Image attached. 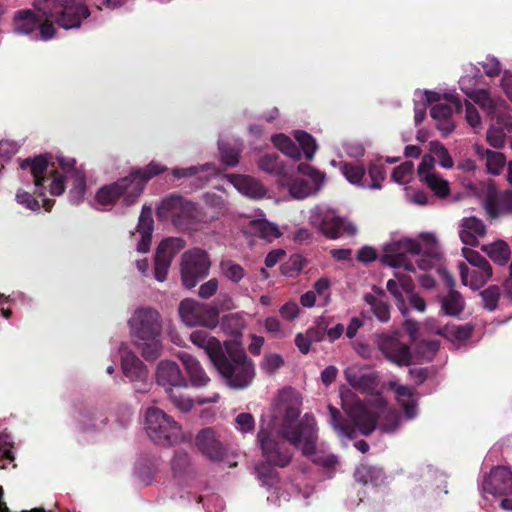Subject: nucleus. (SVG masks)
Segmentation results:
<instances>
[{
    "label": "nucleus",
    "instance_id": "nucleus-48",
    "mask_svg": "<svg viewBox=\"0 0 512 512\" xmlns=\"http://www.w3.org/2000/svg\"><path fill=\"white\" fill-rule=\"evenodd\" d=\"M257 165L260 170L273 174L282 175L284 167L277 155H263L259 158Z\"/></svg>",
    "mask_w": 512,
    "mask_h": 512
},
{
    "label": "nucleus",
    "instance_id": "nucleus-14",
    "mask_svg": "<svg viewBox=\"0 0 512 512\" xmlns=\"http://www.w3.org/2000/svg\"><path fill=\"white\" fill-rule=\"evenodd\" d=\"M14 32L28 35L32 40L48 41L55 36L56 30L52 23L41 22L37 15L30 10L18 12L13 20Z\"/></svg>",
    "mask_w": 512,
    "mask_h": 512
},
{
    "label": "nucleus",
    "instance_id": "nucleus-64",
    "mask_svg": "<svg viewBox=\"0 0 512 512\" xmlns=\"http://www.w3.org/2000/svg\"><path fill=\"white\" fill-rule=\"evenodd\" d=\"M218 285H219V282L216 278H212V279L208 280L207 282L203 283L199 287V291H198L199 297L202 299H209L210 297L215 295V293L217 292Z\"/></svg>",
    "mask_w": 512,
    "mask_h": 512
},
{
    "label": "nucleus",
    "instance_id": "nucleus-55",
    "mask_svg": "<svg viewBox=\"0 0 512 512\" xmlns=\"http://www.w3.org/2000/svg\"><path fill=\"white\" fill-rule=\"evenodd\" d=\"M414 164L410 161L404 162L397 166L392 172V180L399 184L408 182L413 175Z\"/></svg>",
    "mask_w": 512,
    "mask_h": 512
},
{
    "label": "nucleus",
    "instance_id": "nucleus-52",
    "mask_svg": "<svg viewBox=\"0 0 512 512\" xmlns=\"http://www.w3.org/2000/svg\"><path fill=\"white\" fill-rule=\"evenodd\" d=\"M331 281L327 277H321L314 285L313 290L319 298V305H327L331 300L330 294Z\"/></svg>",
    "mask_w": 512,
    "mask_h": 512
},
{
    "label": "nucleus",
    "instance_id": "nucleus-34",
    "mask_svg": "<svg viewBox=\"0 0 512 512\" xmlns=\"http://www.w3.org/2000/svg\"><path fill=\"white\" fill-rule=\"evenodd\" d=\"M364 299L379 321L387 322L390 319V308L382 289H374V293L365 295Z\"/></svg>",
    "mask_w": 512,
    "mask_h": 512
},
{
    "label": "nucleus",
    "instance_id": "nucleus-60",
    "mask_svg": "<svg viewBox=\"0 0 512 512\" xmlns=\"http://www.w3.org/2000/svg\"><path fill=\"white\" fill-rule=\"evenodd\" d=\"M413 288V284L403 285V290L407 294V299L411 306L419 312H424L426 310V302L424 299L413 293Z\"/></svg>",
    "mask_w": 512,
    "mask_h": 512
},
{
    "label": "nucleus",
    "instance_id": "nucleus-61",
    "mask_svg": "<svg viewBox=\"0 0 512 512\" xmlns=\"http://www.w3.org/2000/svg\"><path fill=\"white\" fill-rule=\"evenodd\" d=\"M485 308L489 310L495 309L499 299V288L490 286L481 293Z\"/></svg>",
    "mask_w": 512,
    "mask_h": 512
},
{
    "label": "nucleus",
    "instance_id": "nucleus-37",
    "mask_svg": "<svg viewBox=\"0 0 512 512\" xmlns=\"http://www.w3.org/2000/svg\"><path fill=\"white\" fill-rule=\"evenodd\" d=\"M62 0H35L34 8L37 17L41 22L50 23L49 20L59 16V9L61 8Z\"/></svg>",
    "mask_w": 512,
    "mask_h": 512
},
{
    "label": "nucleus",
    "instance_id": "nucleus-12",
    "mask_svg": "<svg viewBox=\"0 0 512 512\" xmlns=\"http://www.w3.org/2000/svg\"><path fill=\"white\" fill-rule=\"evenodd\" d=\"M208 254L200 249L194 248L186 251L181 256V278L183 285L191 289L196 286L199 278L208 274L210 269Z\"/></svg>",
    "mask_w": 512,
    "mask_h": 512
},
{
    "label": "nucleus",
    "instance_id": "nucleus-44",
    "mask_svg": "<svg viewBox=\"0 0 512 512\" xmlns=\"http://www.w3.org/2000/svg\"><path fill=\"white\" fill-rule=\"evenodd\" d=\"M219 267L221 274L234 283H238L246 275L244 268L230 259L222 260Z\"/></svg>",
    "mask_w": 512,
    "mask_h": 512
},
{
    "label": "nucleus",
    "instance_id": "nucleus-4",
    "mask_svg": "<svg viewBox=\"0 0 512 512\" xmlns=\"http://www.w3.org/2000/svg\"><path fill=\"white\" fill-rule=\"evenodd\" d=\"M165 170L166 167L161 164L151 162L144 169L133 171L128 177L102 186L95 195L97 207L108 209L120 198L126 206L132 205L141 195L144 183Z\"/></svg>",
    "mask_w": 512,
    "mask_h": 512
},
{
    "label": "nucleus",
    "instance_id": "nucleus-7",
    "mask_svg": "<svg viewBox=\"0 0 512 512\" xmlns=\"http://www.w3.org/2000/svg\"><path fill=\"white\" fill-rule=\"evenodd\" d=\"M157 215L169 219L182 230H194L204 219L198 206L181 196H171L164 199L157 208Z\"/></svg>",
    "mask_w": 512,
    "mask_h": 512
},
{
    "label": "nucleus",
    "instance_id": "nucleus-1",
    "mask_svg": "<svg viewBox=\"0 0 512 512\" xmlns=\"http://www.w3.org/2000/svg\"><path fill=\"white\" fill-rule=\"evenodd\" d=\"M302 400L301 394L293 388L282 389L274 405L273 422L267 428L263 425L260 427L257 435L258 442L266 460L272 465L284 467L291 460L290 453L282 450L279 444L270 437V433L274 430L304 455L313 457L314 462L325 466L334 463V457H329L324 461L314 457L318 439L317 424L315 418L310 414H305L298 421Z\"/></svg>",
    "mask_w": 512,
    "mask_h": 512
},
{
    "label": "nucleus",
    "instance_id": "nucleus-33",
    "mask_svg": "<svg viewBox=\"0 0 512 512\" xmlns=\"http://www.w3.org/2000/svg\"><path fill=\"white\" fill-rule=\"evenodd\" d=\"M202 306V303L191 298L182 300L178 308L181 321L187 327H198Z\"/></svg>",
    "mask_w": 512,
    "mask_h": 512
},
{
    "label": "nucleus",
    "instance_id": "nucleus-17",
    "mask_svg": "<svg viewBox=\"0 0 512 512\" xmlns=\"http://www.w3.org/2000/svg\"><path fill=\"white\" fill-rule=\"evenodd\" d=\"M121 367L124 375L134 384L138 392H146L148 382V370L144 363L126 347H121Z\"/></svg>",
    "mask_w": 512,
    "mask_h": 512
},
{
    "label": "nucleus",
    "instance_id": "nucleus-42",
    "mask_svg": "<svg viewBox=\"0 0 512 512\" xmlns=\"http://www.w3.org/2000/svg\"><path fill=\"white\" fill-rule=\"evenodd\" d=\"M272 142L277 149H279L288 157L294 160H299L301 158V152L299 148L288 136L284 134H276L272 137Z\"/></svg>",
    "mask_w": 512,
    "mask_h": 512
},
{
    "label": "nucleus",
    "instance_id": "nucleus-30",
    "mask_svg": "<svg viewBox=\"0 0 512 512\" xmlns=\"http://www.w3.org/2000/svg\"><path fill=\"white\" fill-rule=\"evenodd\" d=\"M229 179L241 194L249 198L260 199L266 194L264 186L250 176L231 175Z\"/></svg>",
    "mask_w": 512,
    "mask_h": 512
},
{
    "label": "nucleus",
    "instance_id": "nucleus-2",
    "mask_svg": "<svg viewBox=\"0 0 512 512\" xmlns=\"http://www.w3.org/2000/svg\"><path fill=\"white\" fill-rule=\"evenodd\" d=\"M20 167L30 169L35 193L38 196L45 197L47 192L53 196H59L65 191V181L70 180L72 182L69 191L70 202L78 204L83 200L86 178L84 172L76 168L75 159L59 157L57 161H51L48 156L41 155L32 160H22Z\"/></svg>",
    "mask_w": 512,
    "mask_h": 512
},
{
    "label": "nucleus",
    "instance_id": "nucleus-63",
    "mask_svg": "<svg viewBox=\"0 0 512 512\" xmlns=\"http://www.w3.org/2000/svg\"><path fill=\"white\" fill-rule=\"evenodd\" d=\"M16 201L32 211H37L40 208L39 202L26 191H19L16 194Z\"/></svg>",
    "mask_w": 512,
    "mask_h": 512
},
{
    "label": "nucleus",
    "instance_id": "nucleus-13",
    "mask_svg": "<svg viewBox=\"0 0 512 512\" xmlns=\"http://www.w3.org/2000/svg\"><path fill=\"white\" fill-rule=\"evenodd\" d=\"M340 170L345 179L352 185L365 189H380L385 179V170L381 165L373 164L366 170L362 165L343 162Z\"/></svg>",
    "mask_w": 512,
    "mask_h": 512
},
{
    "label": "nucleus",
    "instance_id": "nucleus-5",
    "mask_svg": "<svg viewBox=\"0 0 512 512\" xmlns=\"http://www.w3.org/2000/svg\"><path fill=\"white\" fill-rule=\"evenodd\" d=\"M129 325L143 356L146 359L157 358L161 352L159 313L152 308L137 309L130 318Z\"/></svg>",
    "mask_w": 512,
    "mask_h": 512
},
{
    "label": "nucleus",
    "instance_id": "nucleus-47",
    "mask_svg": "<svg viewBox=\"0 0 512 512\" xmlns=\"http://www.w3.org/2000/svg\"><path fill=\"white\" fill-rule=\"evenodd\" d=\"M198 321V326L200 327H205L210 330L215 329L219 324L218 308L215 306H208L203 304Z\"/></svg>",
    "mask_w": 512,
    "mask_h": 512
},
{
    "label": "nucleus",
    "instance_id": "nucleus-57",
    "mask_svg": "<svg viewBox=\"0 0 512 512\" xmlns=\"http://www.w3.org/2000/svg\"><path fill=\"white\" fill-rule=\"evenodd\" d=\"M138 233H152L153 232V218L152 210L149 207H143L139 222L137 226Z\"/></svg>",
    "mask_w": 512,
    "mask_h": 512
},
{
    "label": "nucleus",
    "instance_id": "nucleus-16",
    "mask_svg": "<svg viewBox=\"0 0 512 512\" xmlns=\"http://www.w3.org/2000/svg\"><path fill=\"white\" fill-rule=\"evenodd\" d=\"M298 171L307 176L310 182L299 179L287 184L282 182V185L287 186L290 195L295 199H304L317 193L325 180L324 174L308 164H300Z\"/></svg>",
    "mask_w": 512,
    "mask_h": 512
},
{
    "label": "nucleus",
    "instance_id": "nucleus-29",
    "mask_svg": "<svg viewBox=\"0 0 512 512\" xmlns=\"http://www.w3.org/2000/svg\"><path fill=\"white\" fill-rule=\"evenodd\" d=\"M512 131V121L508 115L499 114L496 124L489 127L486 141L494 148H502L505 145L506 134Z\"/></svg>",
    "mask_w": 512,
    "mask_h": 512
},
{
    "label": "nucleus",
    "instance_id": "nucleus-27",
    "mask_svg": "<svg viewBox=\"0 0 512 512\" xmlns=\"http://www.w3.org/2000/svg\"><path fill=\"white\" fill-rule=\"evenodd\" d=\"M485 234V224L474 216L464 217L459 224V237L465 245H478L479 239L484 237Z\"/></svg>",
    "mask_w": 512,
    "mask_h": 512
},
{
    "label": "nucleus",
    "instance_id": "nucleus-23",
    "mask_svg": "<svg viewBox=\"0 0 512 512\" xmlns=\"http://www.w3.org/2000/svg\"><path fill=\"white\" fill-rule=\"evenodd\" d=\"M512 479V472L508 467H494L482 483L483 496L502 495L507 492L508 484Z\"/></svg>",
    "mask_w": 512,
    "mask_h": 512
},
{
    "label": "nucleus",
    "instance_id": "nucleus-3",
    "mask_svg": "<svg viewBox=\"0 0 512 512\" xmlns=\"http://www.w3.org/2000/svg\"><path fill=\"white\" fill-rule=\"evenodd\" d=\"M340 396L343 409L361 434L369 435L376 427L382 433H392L399 427V415L388 408L382 396L377 395L367 404L358 401L356 395L349 389H342Z\"/></svg>",
    "mask_w": 512,
    "mask_h": 512
},
{
    "label": "nucleus",
    "instance_id": "nucleus-11",
    "mask_svg": "<svg viewBox=\"0 0 512 512\" xmlns=\"http://www.w3.org/2000/svg\"><path fill=\"white\" fill-rule=\"evenodd\" d=\"M309 222L322 234L331 239H336L343 233L354 235L357 231L354 224L346 222L333 209L327 207H315L312 209Z\"/></svg>",
    "mask_w": 512,
    "mask_h": 512
},
{
    "label": "nucleus",
    "instance_id": "nucleus-28",
    "mask_svg": "<svg viewBox=\"0 0 512 512\" xmlns=\"http://www.w3.org/2000/svg\"><path fill=\"white\" fill-rule=\"evenodd\" d=\"M196 445L211 460L219 461L224 455L223 446L211 428L203 429L197 434Z\"/></svg>",
    "mask_w": 512,
    "mask_h": 512
},
{
    "label": "nucleus",
    "instance_id": "nucleus-9",
    "mask_svg": "<svg viewBox=\"0 0 512 512\" xmlns=\"http://www.w3.org/2000/svg\"><path fill=\"white\" fill-rule=\"evenodd\" d=\"M145 430L148 437L160 445H172L182 439L178 423L155 407L148 408L145 413Z\"/></svg>",
    "mask_w": 512,
    "mask_h": 512
},
{
    "label": "nucleus",
    "instance_id": "nucleus-51",
    "mask_svg": "<svg viewBox=\"0 0 512 512\" xmlns=\"http://www.w3.org/2000/svg\"><path fill=\"white\" fill-rule=\"evenodd\" d=\"M506 165L505 156L500 153L493 151V153H489V157L486 159V170L489 174L497 176L500 175Z\"/></svg>",
    "mask_w": 512,
    "mask_h": 512
},
{
    "label": "nucleus",
    "instance_id": "nucleus-62",
    "mask_svg": "<svg viewBox=\"0 0 512 512\" xmlns=\"http://www.w3.org/2000/svg\"><path fill=\"white\" fill-rule=\"evenodd\" d=\"M264 328L266 332L271 333L276 337L282 338L286 336L280 321L274 316H270L265 319Z\"/></svg>",
    "mask_w": 512,
    "mask_h": 512
},
{
    "label": "nucleus",
    "instance_id": "nucleus-19",
    "mask_svg": "<svg viewBox=\"0 0 512 512\" xmlns=\"http://www.w3.org/2000/svg\"><path fill=\"white\" fill-rule=\"evenodd\" d=\"M418 176L439 198L449 195V182L435 172V159L431 155L423 156L418 166Z\"/></svg>",
    "mask_w": 512,
    "mask_h": 512
},
{
    "label": "nucleus",
    "instance_id": "nucleus-20",
    "mask_svg": "<svg viewBox=\"0 0 512 512\" xmlns=\"http://www.w3.org/2000/svg\"><path fill=\"white\" fill-rule=\"evenodd\" d=\"M476 84L475 77L463 76L459 80L460 89L462 92L475 103H477L488 114L500 112L504 106V102L500 99H493L489 93L484 89H474Z\"/></svg>",
    "mask_w": 512,
    "mask_h": 512
},
{
    "label": "nucleus",
    "instance_id": "nucleus-15",
    "mask_svg": "<svg viewBox=\"0 0 512 512\" xmlns=\"http://www.w3.org/2000/svg\"><path fill=\"white\" fill-rule=\"evenodd\" d=\"M375 341L383 356L391 363L402 367L412 362V353L407 344L401 342L397 334H377Z\"/></svg>",
    "mask_w": 512,
    "mask_h": 512
},
{
    "label": "nucleus",
    "instance_id": "nucleus-36",
    "mask_svg": "<svg viewBox=\"0 0 512 512\" xmlns=\"http://www.w3.org/2000/svg\"><path fill=\"white\" fill-rule=\"evenodd\" d=\"M404 284H412L409 278H400L398 280L390 279L387 282V290L394 297L396 305L403 316H406L408 309L406 307L407 294L403 290Z\"/></svg>",
    "mask_w": 512,
    "mask_h": 512
},
{
    "label": "nucleus",
    "instance_id": "nucleus-50",
    "mask_svg": "<svg viewBox=\"0 0 512 512\" xmlns=\"http://www.w3.org/2000/svg\"><path fill=\"white\" fill-rule=\"evenodd\" d=\"M430 153L433 154L439 161V164L446 169H450L454 165V161L450 156L448 150L439 142H430Z\"/></svg>",
    "mask_w": 512,
    "mask_h": 512
},
{
    "label": "nucleus",
    "instance_id": "nucleus-40",
    "mask_svg": "<svg viewBox=\"0 0 512 512\" xmlns=\"http://www.w3.org/2000/svg\"><path fill=\"white\" fill-rule=\"evenodd\" d=\"M329 424L342 439H352L355 437V429L348 424L342 423V417L337 408L328 405Z\"/></svg>",
    "mask_w": 512,
    "mask_h": 512
},
{
    "label": "nucleus",
    "instance_id": "nucleus-26",
    "mask_svg": "<svg viewBox=\"0 0 512 512\" xmlns=\"http://www.w3.org/2000/svg\"><path fill=\"white\" fill-rule=\"evenodd\" d=\"M389 388L394 391L398 404L404 411L407 420L414 419L418 414L417 399L414 390L401 385L397 381H390Z\"/></svg>",
    "mask_w": 512,
    "mask_h": 512
},
{
    "label": "nucleus",
    "instance_id": "nucleus-46",
    "mask_svg": "<svg viewBox=\"0 0 512 512\" xmlns=\"http://www.w3.org/2000/svg\"><path fill=\"white\" fill-rule=\"evenodd\" d=\"M253 225L259 236L269 242L279 238L282 235L279 227L266 219H259L253 222Z\"/></svg>",
    "mask_w": 512,
    "mask_h": 512
},
{
    "label": "nucleus",
    "instance_id": "nucleus-54",
    "mask_svg": "<svg viewBox=\"0 0 512 512\" xmlns=\"http://www.w3.org/2000/svg\"><path fill=\"white\" fill-rule=\"evenodd\" d=\"M415 240L420 244L419 254L423 253L433 255L436 253L438 248V240L433 233H421L419 238Z\"/></svg>",
    "mask_w": 512,
    "mask_h": 512
},
{
    "label": "nucleus",
    "instance_id": "nucleus-21",
    "mask_svg": "<svg viewBox=\"0 0 512 512\" xmlns=\"http://www.w3.org/2000/svg\"><path fill=\"white\" fill-rule=\"evenodd\" d=\"M89 15V10L82 1L62 0L56 23L66 30L79 28L82 20Z\"/></svg>",
    "mask_w": 512,
    "mask_h": 512
},
{
    "label": "nucleus",
    "instance_id": "nucleus-22",
    "mask_svg": "<svg viewBox=\"0 0 512 512\" xmlns=\"http://www.w3.org/2000/svg\"><path fill=\"white\" fill-rule=\"evenodd\" d=\"M156 381L166 391H171L172 388H185L188 386L187 380L177 363L168 360L159 362L156 369Z\"/></svg>",
    "mask_w": 512,
    "mask_h": 512
},
{
    "label": "nucleus",
    "instance_id": "nucleus-10",
    "mask_svg": "<svg viewBox=\"0 0 512 512\" xmlns=\"http://www.w3.org/2000/svg\"><path fill=\"white\" fill-rule=\"evenodd\" d=\"M419 250L420 244L413 238H392L383 246L381 261L392 268L414 271V265L408 255H418Z\"/></svg>",
    "mask_w": 512,
    "mask_h": 512
},
{
    "label": "nucleus",
    "instance_id": "nucleus-41",
    "mask_svg": "<svg viewBox=\"0 0 512 512\" xmlns=\"http://www.w3.org/2000/svg\"><path fill=\"white\" fill-rule=\"evenodd\" d=\"M354 477L356 481L364 485H377L383 479V472L381 469L375 467L360 465L359 467H357L354 473Z\"/></svg>",
    "mask_w": 512,
    "mask_h": 512
},
{
    "label": "nucleus",
    "instance_id": "nucleus-56",
    "mask_svg": "<svg viewBox=\"0 0 512 512\" xmlns=\"http://www.w3.org/2000/svg\"><path fill=\"white\" fill-rule=\"evenodd\" d=\"M179 388H172L171 391H166L169 394V397L172 403L181 411L187 412L189 411L194 404V401L182 394Z\"/></svg>",
    "mask_w": 512,
    "mask_h": 512
},
{
    "label": "nucleus",
    "instance_id": "nucleus-39",
    "mask_svg": "<svg viewBox=\"0 0 512 512\" xmlns=\"http://www.w3.org/2000/svg\"><path fill=\"white\" fill-rule=\"evenodd\" d=\"M481 249L490 257L491 260L499 265L506 264L511 256L509 246L502 240L483 245Z\"/></svg>",
    "mask_w": 512,
    "mask_h": 512
},
{
    "label": "nucleus",
    "instance_id": "nucleus-25",
    "mask_svg": "<svg viewBox=\"0 0 512 512\" xmlns=\"http://www.w3.org/2000/svg\"><path fill=\"white\" fill-rule=\"evenodd\" d=\"M189 339L196 347L204 350L213 365H215L224 354L221 342L205 331H193Z\"/></svg>",
    "mask_w": 512,
    "mask_h": 512
},
{
    "label": "nucleus",
    "instance_id": "nucleus-43",
    "mask_svg": "<svg viewBox=\"0 0 512 512\" xmlns=\"http://www.w3.org/2000/svg\"><path fill=\"white\" fill-rule=\"evenodd\" d=\"M416 96L420 101H423L422 105H415V123L420 124L426 115V104L437 102L441 100V95L434 91H422L416 92Z\"/></svg>",
    "mask_w": 512,
    "mask_h": 512
},
{
    "label": "nucleus",
    "instance_id": "nucleus-53",
    "mask_svg": "<svg viewBox=\"0 0 512 512\" xmlns=\"http://www.w3.org/2000/svg\"><path fill=\"white\" fill-rule=\"evenodd\" d=\"M284 364V360L281 355L276 353L266 354L261 363V370L267 375L274 374L282 365Z\"/></svg>",
    "mask_w": 512,
    "mask_h": 512
},
{
    "label": "nucleus",
    "instance_id": "nucleus-31",
    "mask_svg": "<svg viewBox=\"0 0 512 512\" xmlns=\"http://www.w3.org/2000/svg\"><path fill=\"white\" fill-rule=\"evenodd\" d=\"M180 361L184 365L187 374L189 375L190 382L195 387L206 386L210 379L203 370L200 362L192 355L182 352L178 355Z\"/></svg>",
    "mask_w": 512,
    "mask_h": 512
},
{
    "label": "nucleus",
    "instance_id": "nucleus-58",
    "mask_svg": "<svg viewBox=\"0 0 512 512\" xmlns=\"http://www.w3.org/2000/svg\"><path fill=\"white\" fill-rule=\"evenodd\" d=\"M235 425L238 431L245 434L254 430L255 421L250 413H240L235 418Z\"/></svg>",
    "mask_w": 512,
    "mask_h": 512
},
{
    "label": "nucleus",
    "instance_id": "nucleus-6",
    "mask_svg": "<svg viewBox=\"0 0 512 512\" xmlns=\"http://www.w3.org/2000/svg\"><path fill=\"white\" fill-rule=\"evenodd\" d=\"M226 352L214 365L227 385L232 389L248 387L255 377L253 362L247 357L244 350L237 344L225 342Z\"/></svg>",
    "mask_w": 512,
    "mask_h": 512
},
{
    "label": "nucleus",
    "instance_id": "nucleus-18",
    "mask_svg": "<svg viewBox=\"0 0 512 512\" xmlns=\"http://www.w3.org/2000/svg\"><path fill=\"white\" fill-rule=\"evenodd\" d=\"M184 246L183 239L177 237L167 238L160 242L155 254L154 274L157 281H165L172 259Z\"/></svg>",
    "mask_w": 512,
    "mask_h": 512
},
{
    "label": "nucleus",
    "instance_id": "nucleus-35",
    "mask_svg": "<svg viewBox=\"0 0 512 512\" xmlns=\"http://www.w3.org/2000/svg\"><path fill=\"white\" fill-rule=\"evenodd\" d=\"M474 327L471 324L445 325L443 329L435 330L440 335L454 344H461L470 338Z\"/></svg>",
    "mask_w": 512,
    "mask_h": 512
},
{
    "label": "nucleus",
    "instance_id": "nucleus-32",
    "mask_svg": "<svg viewBox=\"0 0 512 512\" xmlns=\"http://www.w3.org/2000/svg\"><path fill=\"white\" fill-rule=\"evenodd\" d=\"M452 110L447 104L438 103L432 106L430 115L436 121L437 129L447 136L453 132L455 125L451 118Z\"/></svg>",
    "mask_w": 512,
    "mask_h": 512
},
{
    "label": "nucleus",
    "instance_id": "nucleus-8",
    "mask_svg": "<svg viewBox=\"0 0 512 512\" xmlns=\"http://www.w3.org/2000/svg\"><path fill=\"white\" fill-rule=\"evenodd\" d=\"M506 179L512 187V161L508 163ZM478 197L490 217L512 214V191L499 194L496 184L492 180L480 182L470 188Z\"/></svg>",
    "mask_w": 512,
    "mask_h": 512
},
{
    "label": "nucleus",
    "instance_id": "nucleus-45",
    "mask_svg": "<svg viewBox=\"0 0 512 512\" xmlns=\"http://www.w3.org/2000/svg\"><path fill=\"white\" fill-rule=\"evenodd\" d=\"M207 171L208 174L205 176V181H207L211 176L217 174V169L212 164H206L201 166H191L188 168H176L172 170V175L177 178H187L193 177L197 175L199 172Z\"/></svg>",
    "mask_w": 512,
    "mask_h": 512
},
{
    "label": "nucleus",
    "instance_id": "nucleus-59",
    "mask_svg": "<svg viewBox=\"0 0 512 512\" xmlns=\"http://www.w3.org/2000/svg\"><path fill=\"white\" fill-rule=\"evenodd\" d=\"M462 255L470 265L469 267L490 266L489 262L479 252L472 249L463 248Z\"/></svg>",
    "mask_w": 512,
    "mask_h": 512
},
{
    "label": "nucleus",
    "instance_id": "nucleus-49",
    "mask_svg": "<svg viewBox=\"0 0 512 512\" xmlns=\"http://www.w3.org/2000/svg\"><path fill=\"white\" fill-rule=\"evenodd\" d=\"M294 137L301 146L305 157L307 159H312L317 150L315 139L310 134L300 130L295 131Z\"/></svg>",
    "mask_w": 512,
    "mask_h": 512
},
{
    "label": "nucleus",
    "instance_id": "nucleus-38",
    "mask_svg": "<svg viewBox=\"0 0 512 512\" xmlns=\"http://www.w3.org/2000/svg\"><path fill=\"white\" fill-rule=\"evenodd\" d=\"M441 311L447 316H458L462 313L465 303L460 293L451 290L446 296L440 299Z\"/></svg>",
    "mask_w": 512,
    "mask_h": 512
},
{
    "label": "nucleus",
    "instance_id": "nucleus-24",
    "mask_svg": "<svg viewBox=\"0 0 512 512\" xmlns=\"http://www.w3.org/2000/svg\"><path fill=\"white\" fill-rule=\"evenodd\" d=\"M461 282L472 290L482 288L492 276L491 266L468 267L465 263L458 264Z\"/></svg>",
    "mask_w": 512,
    "mask_h": 512
}]
</instances>
